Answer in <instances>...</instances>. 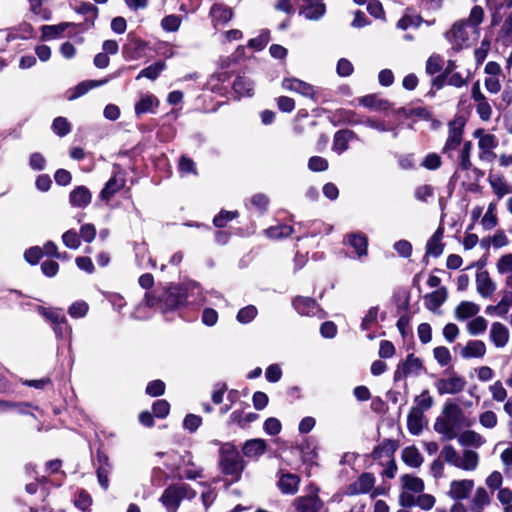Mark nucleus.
<instances>
[{
	"mask_svg": "<svg viewBox=\"0 0 512 512\" xmlns=\"http://www.w3.org/2000/svg\"><path fill=\"white\" fill-rule=\"evenodd\" d=\"M53 131L59 136H65L70 132V124L66 118L58 117L53 121Z\"/></svg>",
	"mask_w": 512,
	"mask_h": 512,
	"instance_id": "nucleus-58",
	"label": "nucleus"
},
{
	"mask_svg": "<svg viewBox=\"0 0 512 512\" xmlns=\"http://www.w3.org/2000/svg\"><path fill=\"white\" fill-rule=\"evenodd\" d=\"M402 460L413 468H417L423 463V457L415 446H408L402 450Z\"/></svg>",
	"mask_w": 512,
	"mask_h": 512,
	"instance_id": "nucleus-36",
	"label": "nucleus"
},
{
	"mask_svg": "<svg viewBox=\"0 0 512 512\" xmlns=\"http://www.w3.org/2000/svg\"><path fill=\"white\" fill-rule=\"evenodd\" d=\"M292 506L296 512H320L324 506L317 492L296 497Z\"/></svg>",
	"mask_w": 512,
	"mask_h": 512,
	"instance_id": "nucleus-12",
	"label": "nucleus"
},
{
	"mask_svg": "<svg viewBox=\"0 0 512 512\" xmlns=\"http://www.w3.org/2000/svg\"><path fill=\"white\" fill-rule=\"evenodd\" d=\"M456 438L463 447L480 448L486 443L485 437L474 430H465L461 434H457Z\"/></svg>",
	"mask_w": 512,
	"mask_h": 512,
	"instance_id": "nucleus-23",
	"label": "nucleus"
},
{
	"mask_svg": "<svg viewBox=\"0 0 512 512\" xmlns=\"http://www.w3.org/2000/svg\"><path fill=\"white\" fill-rule=\"evenodd\" d=\"M214 445H219V467L221 472L229 476L232 482H237L244 469V461L237 448L230 442L222 443L213 440Z\"/></svg>",
	"mask_w": 512,
	"mask_h": 512,
	"instance_id": "nucleus-3",
	"label": "nucleus"
},
{
	"mask_svg": "<svg viewBox=\"0 0 512 512\" xmlns=\"http://www.w3.org/2000/svg\"><path fill=\"white\" fill-rule=\"evenodd\" d=\"M282 87L285 90L298 93L304 97L314 99L315 89L309 83H306L297 78H285L282 81Z\"/></svg>",
	"mask_w": 512,
	"mask_h": 512,
	"instance_id": "nucleus-15",
	"label": "nucleus"
},
{
	"mask_svg": "<svg viewBox=\"0 0 512 512\" xmlns=\"http://www.w3.org/2000/svg\"><path fill=\"white\" fill-rule=\"evenodd\" d=\"M490 185L493 188L494 193L499 197H503L510 193V189L506 182L501 178H495L490 180Z\"/></svg>",
	"mask_w": 512,
	"mask_h": 512,
	"instance_id": "nucleus-59",
	"label": "nucleus"
},
{
	"mask_svg": "<svg viewBox=\"0 0 512 512\" xmlns=\"http://www.w3.org/2000/svg\"><path fill=\"white\" fill-rule=\"evenodd\" d=\"M492 400L496 402H504L507 399V390L500 380L495 381L488 387Z\"/></svg>",
	"mask_w": 512,
	"mask_h": 512,
	"instance_id": "nucleus-45",
	"label": "nucleus"
},
{
	"mask_svg": "<svg viewBox=\"0 0 512 512\" xmlns=\"http://www.w3.org/2000/svg\"><path fill=\"white\" fill-rule=\"evenodd\" d=\"M354 137V133L350 130H340L335 133L333 139V150L339 154L348 149L350 140Z\"/></svg>",
	"mask_w": 512,
	"mask_h": 512,
	"instance_id": "nucleus-35",
	"label": "nucleus"
},
{
	"mask_svg": "<svg viewBox=\"0 0 512 512\" xmlns=\"http://www.w3.org/2000/svg\"><path fill=\"white\" fill-rule=\"evenodd\" d=\"M495 210H496V204L493 202L490 203L488 205L486 213L484 214V216L481 220V224L485 230H491L497 226L498 219L495 214Z\"/></svg>",
	"mask_w": 512,
	"mask_h": 512,
	"instance_id": "nucleus-43",
	"label": "nucleus"
},
{
	"mask_svg": "<svg viewBox=\"0 0 512 512\" xmlns=\"http://www.w3.org/2000/svg\"><path fill=\"white\" fill-rule=\"evenodd\" d=\"M443 68V59L440 55H431L426 62V72L429 75H434L440 72Z\"/></svg>",
	"mask_w": 512,
	"mask_h": 512,
	"instance_id": "nucleus-51",
	"label": "nucleus"
},
{
	"mask_svg": "<svg viewBox=\"0 0 512 512\" xmlns=\"http://www.w3.org/2000/svg\"><path fill=\"white\" fill-rule=\"evenodd\" d=\"M496 41L506 47L512 44V11L505 15L503 23L497 32Z\"/></svg>",
	"mask_w": 512,
	"mask_h": 512,
	"instance_id": "nucleus-25",
	"label": "nucleus"
},
{
	"mask_svg": "<svg viewBox=\"0 0 512 512\" xmlns=\"http://www.w3.org/2000/svg\"><path fill=\"white\" fill-rule=\"evenodd\" d=\"M465 386V378L456 373H452L447 378L438 379L435 383V387L440 395L458 394L464 390Z\"/></svg>",
	"mask_w": 512,
	"mask_h": 512,
	"instance_id": "nucleus-11",
	"label": "nucleus"
},
{
	"mask_svg": "<svg viewBox=\"0 0 512 512\" xmlns=\"http://www.w3.org/2000/svg\"><path fill=\"white\" fill-rule=\"evenodd\" d=\"M433 355L435 360L441 365L446 366L451 362V353L447 347L438 346L434 348Z\"/></svg>",
	"mask_w": 512,
	"mask_h": 512,
	"instance_id": "nucleus-54",
	"label": "nucleus"
},
{
	"mask_svg": "<svg viewBox=\"0 0 512 512\" xmlns=\"http://www.w3.org/2000/svg\"><path fill=\"white\" fill-rule=\"evenodd\" d=\"M92 504L91 496L85 491H80L74 500V505L80 510L86 512Z\"/></svg>",
	"mask_w": 512,
	"mask_h": 512,
	"instance_id": "nucleus-57",
	"label": "nucleus"
},
{
	"mask_svg": "<svg viewBox=\"0 0 512 512\" xmlns=\"http://www.w3.org/2000/svg\"><path fill=\"white\" fill-rule=\"evenodd\" d=\"M485 17L484 9L475 5L468 18L456 21L444 34L454 51L470 47L480 36V25Z\"/></svg>",
	"mask_w": 512,
	"mask_h": 512,
	"instance_id": "nucleus-1",
	"label": "nucleus"
},
{
	"mask_svg": "<svg viewBox=\"0 0 512 512\" xmlns=\"http://www.w3.org/2000/svg\"><path fill=\"white\" fill-rule=\"evenodd\" d=\"M416 405L413 409H418L421 412L430 409L433 406L434 400L428 390H424L419 396L415 398Z\"/></svg>",
	"mask_w": 512,
	"mask_h": 512,
	"instance_id": "nucleus-49",
	"label": "nucleus"
},
{
	"mask_svg": "<svg viewBox=\"0 0 512 512\" xmlns=\"http://www.w3.org/2000/svg\"><path fill=\"white\" fill-rule=\"evenodd\" d=\"M464 122L461 118L455 119L449 123V135L446 140L443 152H448L456 149L461 141L463 135Z\"/></svg>",
	"mask_w": 512,
	"mask_h": 512,
	"instance_id": "nucleus-14",
	"label": "nucleus"
},
{
	"mask_svg": "<svg viewBox=\"0 0 512 512\" xmlns=\"http://www.w3.org/2000/svg\"><path fill=\"white\" fill-rule=\"evenodd\" d=\"M465 415L460 406L448 401L444 404L441 415L435 420L433 428L445 440L457 437V430L464 426Z\"/></svg>",
	"mask_w": 512,
	"mask_h": 512,
	"instance_id": "nucleus-2",
	"label": "nucleus"
},
{
	"mask_svg": "<svg viewBox=\"0 0 512 512\" xmlns=\"http://www.w3.org/2000/svg\"><path fill=\"white\" fill-rule=\"evenodd\" d=\"M510 339V333L508 328L500 323V322H494L491 325L490 329V340L497 348H503L505 347Z\"/></svg>",
	"mask_w": 512,
	"mask_h": 512,
	"instance_id": "nucleus-19",
	"label": "nucleus"
},
{
	"mask_svg": "<svg viewBox=\"0 0 512 512\" xmlns=\"http://www.w3.org/2000/svg\"><path fill=\"white\" fill-rule=\"evenodd\" d=\"M375 482L376 478L373 474L368 472L362 473L355 481L347 486L346 494L355 496L372 492L371 496L376 497L381 494V491L379 489H373Z\"/></svg>",
	"mask_w": 512,
	"mask_h": 512,
	"instance_id": "nucleus-9",
	"label": "nucleus"
},
{
	"mask_svg": "<svg viewBox=\"0 0 512 512\" xmlns=\"http://www.w3.org/2000/svg\"><path fill=\"white\" fill-rule=\"evenodd\" d=\"M266 451V442L263 439L248 440L243 446L245 456L253 458L262 455Z\"/></svg>",
	"mask_w": 512,
	"mask_h": 512,
	"instance_id": "nucleus-34",
	"label": "nucleus"
},
{
	"mask_svg": "<svg viewBox=\"0 0 512 512\" xmlns=\"http://www.w3.org/2000/svg\"><path fill=\"white\" fill-rule=\"evenodd\" d=\"M471 98L475 103L476 112L482 121L488 122L491 120L493 110L487 97L482 92L480 82L473 83L471 88Z\"/></svg>",
	"mask_w": 512,
	"mask_h": 512,
	"instance_id": "nucleus-10",
	"label": "nucleus"
},
{
	"mask_svg": "<svg viewBox=\"0 0 512 512\" xmlns=\"http://www.w3.org/2000/svg\"><path fill=\"white\" fill-rule=\"evenodd\" d=\"M441 457L449 465L468 472L475 471L480 461L479 454L476 451L464 449L460 454L451 444H447L442 448Z\"/></svg>",
	"mask_w": 512,
	"mask_h": 512,
	"instance_id": "nucleus-4",
	"label": "nucleus"
},
{
	"mask_svg": "<svg viewBox=\"0 0 512 512\" xmlns=\"http://www.w3.org/2000/svg\"><path fill=\"white\" fill-rule=\"evenodd\" d=\"M424 412L411 408L407 417V428L413 435H419L424 427Z\"/></svg>",
	"mask_w": 512,
	"mask_h": 512,
	"instance_id": "nucleus-27",
	"label": "nucleus"
},
{
	"mask_svg": "<svg viewBox=\"0 0 512 512\" xmlns=\"http://www.w3.org/2000/svg\"><path fill=\"white\" fill-rule=\"evenodd\" d=\"M460 330L454 323H448L443 328V336L447 342L453 343L459 336Z\"/></svg>",
	"mask_w": 512,
	"mask_h": 512,
	"instance_id": "nucleus-63",
	"label": "nucleus"
},
{
	"mask_svg": "<svg viewBox=\"0 0 512 512\" xmlns=\"http://www.w3.org/2000/svg\"><path fill=\"white\" fill-rule=\"evenodd\" d=\"M488 327L487 320L482 316L472 318L466 324V330L471 336H478L483 334Z\"/></svg>",
	"mask_w": 512,
	"mask_h": 512,
	"instance_id": "nucleus-39",
	"label": "nucleus"
},
{
	"mask_svg": "<svg viewBox=\"0 0 512 512\" xmlns=\"http://www.w3.org/2000/svg\"><path fill=\"white\" fill-rule=\"evenodd\" d=\"M37 312L54 325V331L58 337H65L71 334L72 329L68 325L61 309L38 306Z\"/></svg>",
	"mask_w": 512,
	"mask_h": 512,
	"instance_id": "nucleus-7",
	"label": "nucleus"
},
{
	"mask_svg": "<svg viewBox=\"0 0 512 512\" xmlns=\"http://www.w3.org/2000/svg\"><path fill=\"white\" fill-rule=\"evenodd\" d=\"M500 274L512 273V254L503 255L496 264Z\"/></svg>",
	"mask_w": 512,
	"mask_h": 512,
	"instance_id": "nucleus-60",
	"label": "nucleus"
},
{
	"mask_svg": "<svg viewBox=\"0 0 512 512\" xmlns=\"http://www.w3.org/2000/svg\"><path fill=\"white\" fill-rule=\"evenodd\" d=\"M347 241L355 250L358 258H362L367 255L368 240L365 234L361 232L351 233L347 235Z\"/></svg>",
	"mask_w": 512,
	"mask_h": 512,
	"instance_id": "nucleus-29",
	"label": "nucleus"
},
{
	"mask_svg": "<svg viewBox=\"0 0 512 512\" xmlns=\"http://www.w3.org/2000/svg\"><path fill=\"white\" fill-rule=\"evenodd\" d=\"M91 199L90 191L84 186H79L70 193V203L74 207H85L91 202Z\"/></svg>",
	"mask_w": 512,
	"mask_h": 512,
	"instance_id": "nucleus-32",
	"label": "nucleus"
},
{
	"mask_svg": "<svg viewBox=\"0 0 512 512\" xmlns=\"http://www.w3.org/2000/svg\"><path fill=\"white\" fill-rule=\"evenodd\" d=\"M108 82L107 79L103 80H87L79 83L75 88L73 94L70 96V99H76L86 94L89 90L95 87H99Z\"/></svg>",
	"mask_w": 512,
	"mask_h": 512,
	"instance_id": "nucleus-38",
	"label": "nucleus"
},
{
	"mask_svg": "<svg viewBox=\"0 0 512 512\" xmlns=\"http://www.w3.org/2000/svg\"><path fill=\"white\" fill-rule=\"evenodd\" d=\"M257 316V309L253 305H248L239 310L237 320L242 324L250 323Z\"/></svg>",
	"mask_w": 512,
	"mask_h": 512,
	"instance_id": "nucleus-52",
	"label": "nucleus"
},
{
	"mask_svg": "<svg viewBox=\"0 0 512 512\" xmlns=\"http://www.w3.org/2000/svg\"><path fill=\"white\" fill-rule=\"evenodd\" d=\"M488 488L492 490L501 489L503 483V476L499 471H493L485 480Z\"/></svg>",
	"mask_w": 512,
	"mask_h": 512,
	"instance_id": "nucleus-62",
	"label": "nucleus"
},
{
	"mask_svg": "<svg viewBox=\"0 0 512 512\" xmlns=\"http://www.w3.org/2000/svg\"><path fill=\"white\" fill-rule=\"evenodd\" d=\"M89 306L84 301H78L73 303L69 309L68 313L72 318H82L84 317L88 312Z\"/></svg>",
	"mask_w": 512,
	"mask_h": 512,
	"instance_id": "nucleus-56",
	"label": "nucleus"
},
{
	"mask_svg": "<svg viewBox=\"0 0 512 512\" xmlns=\"http://www.w3.org/2000/svg\"><path fill=\"white\" fill-rule=\"evenodd\" d=\"M300 478L296 474L282 473L278 480V487L283 494L293 495L299 489Z\"/></svg>",
	"mask_w": 512,
	"mask_h": 512,
	"instance_id": "nucleus-24",
	"label": "nucleus"
},
{
	"mask_svg": "<svg viewBox=\"0 0 512 512\" xmlns=\"http://www.w3.org/2000/svg\"><path fill=\"white\" fill-rule=\"evenodd\" d=\"M202 423L200 416L195 414H188L183 421L184 428L190 432H195Z\"/></svg>",
	"mask_w": 512,
	"mask_h": 512,
	"instance_id": "nucleus-64",
	"label": "nucleus"
},
{
	"mask_svg": "<svg viewBox=\"0 0 512 512\" xmlns=\"http://www.w3.org/2000/svg\"><path fill=\"white\" fill-rule=\"evenodd\" d=\"M479 423L485 429H493L498 424V417L494 411L486 410L479 414Z\"/></svg>",
	"mask_w": 512,
	"mask_h": 512,
	"instance_id": "nucleus-47",
	"label": "nucleus"
},
{
	"mask_svg": "<svg viewBox=\"0 0 512 512\" xmlns=\"http://www.w3.org/2000/svg\"><path fill=\"white\" fill-rule=\"evenodd\" d=\"M447 299V289L439 287L437 290L425 295V306L428 310L435 312Z\"/></svg>",
	"mask_w": 512,
	"mask_h": 512,
	"instance_id": "nucleus-28",
	"label": "nucleus"
},
{
	"mask_svg": "<svg viewBox=\"0 0 512 512\" xmlns=\"http://www.w3.org/2000/svg\"><path fill=\"white\" fill-rule=\"evenodd\" d=\"M253 87V82L245 76H238L233 83V89L239 96H251Z\"/></svg>",
	"mask_w": 512,
	"mask_h": 512,
	"instance_id": "nucleus-40",
	"label": "nucleus"
},
{
	"mask_svg": "<svg viewBox=\"0 0 512 512\" xmlns=\"http://www.w3.org/2000/svg\"><path fill=\"white\" fill-rule=\"evenodd\" d=\"M196 492L187 484L179 483L168 486L160 501L166 508L167 512H176L183 499H193Z\"/></svg>",
	"mask_w": 512,
	"mask_h": 512,
	"instance_id": "nucleus-5",
	"label": "nucleus"
},
{
	"mask_svg": "<svg viewBox=\"0 0 512 512\" xmlns=\"http://www.w3.org/2000/svg\"><path fill=\"white\" fill-rule=\"evenodd\" d=\"M63 244L70 249H78L80 247V238L76 231L68 230L62 235Z\"/></svg>",
	"mask_w": 512,
	"mask_h": 512,
	"instance_id": "nucleus-55",
	"label": "nucleus"
},
{
	"mask_svg": "<svg viewBox=\"0 0 512 512\" xmlns=\"http://www.w3.org/2000/svg\"><path fill=\"white\" fill-rule=\"evenodd\" d=\"M486 345L481 340H469L460 350V356L464 359L482 358L486 354Z\"/></svg>",
	"mask_w": 512,
	"mask_h": 512,
	"instance_id": "nucleus-22",
	"label": "nucleus"
},
{
	"mask_svg": "<svg viewBox=\"0 0 512 512\" xmlns=\"http://www.w3.org/2000/svg\"><path fill=\"white\" fill-rule=\"evenodd\" d=\"M164 302L168 309H175L184 303V298L176 289L169 290L165 295Z\"/></svg>",
	"mask_w": 512,
	"mask_h": 512,
	"instance_id": "nucleus-50",
	"label": "nucleus"
},
{
	"mask_svg": "<svg viewBox=\"0 0 512 512\" xmlns=\"http://www.w3.org/2000/svg\"><path fill=\"white\" fill-rule=\"evenodd\" d=\"M443 228H438L431 238L428 240L426 245V253L433 257H438L443 252V244L441 242L443 238Z\"/></svg>",
	"mask_w": 512,
	"mask_h": 512,
	"instance_id": "nucleus-33",
	"label": "nucleus"
},
{
	"mask_svg": "<svg viewBox=\"0 0 512 512\" xmlns=\"http://www.w3.org/2000/svg\"><path fill=\"white\" fill-rule=\"evenodd\" d=\"M402 491L399 495V504L404 508L415 505V493H422L424 490V482L421 478L409 474L400 477Z\"/></svg>",
	"mask_w": 512,
	"mask_h": 512,
	"instance_id": "nucleus-6",
	"label": "nucleus"
},
{
	"mask_svg": "<svg viewBox=\"0 0 512 512\" xmlns=\"http://www.w3.org/2000/svg\"><path fill=\"white\" fill-rule=\"evenodd\" d=\"M152 409L156 417L165 418L169 414L170 405L166 400H157Z\"/></svg>",
	"mask_w": 512,
	"mask_h": 512,
	"instance_id": "nucleus-61",
	"label": "nucleus"
},
{
	"mask_svg": "<svg viewBox=\"0 0 512 512\" xmlns=\"http://www.w3.org/2000/svg\"><path fill=\"white\" fill-rule=\"evenodd\" d=\"M159 106L158 98L150 93L141 94L139 101L135 104V114L137 117L145 113H154Z\"/></svg>",
	"mask_w": 512,
	"mask_h": 512,
	"instance_id": "nucleus-20",
	"label": "nucleus"
},
{
	"mask_svg": "<svg viewBox=\"0 0 512 512\" xmlns=\"http://www.w3.org/2000/svg\"><path fill=\"white\" fill-rule=\"evenodd\" d=\"M181 25V18L177 15H168L161 21V27L167 32H175Z\"/></svg>",
	"mask_w": 512,
	"mask_h": 512,
	"instance_id": "nucleus-53",
	"label": "nucleus"
},
{
	"mask_svg": "<svg viewBox=\"0 0 512 512\" xmlns=\"http://www.w3.org/2000/svg\"><path fill=\"white\" fill-rule=\"evenodd\" d=\"M474 486L475 482L472 479L453 480L449 485L448 496L457 501L467 499Z\"/></svg>",
	"mask_w": 512,
	"mask_h": 512,
	"instance_id": "nucleus-13",
	"label": "nucleus"
},
{
	"mask_svg": "<svg viewBox=\"0 0 512 512\" xmlns=\"http://www.w3.org/2000/svg\"><path fill=\"white\" fill-rule=\"evenodd\" d=\"M480 306L472 301H461L454 309V317L457 321H466L478 315Z\"/></svg>",
	"mask_w": 512,
	"mask_h": 512,
	"instance_id": "nucleus-18",
	"label": "nucleus"
},
{
	"mask_svg": "<svg viewBox=\"0 0 512 512\" xmlns=\"http://www.w3.org/2000/svg\"><path fill=\"white\" fill-rule=\"evenodd\" d=\"M293 233V228L289 225H278L266 230V235L272 239L288 237Z\"/></svg>",
	"mask_w": 512,
	"mask_h": 512,
	"instance_id": "nucleus-46",
	"label": "nucleus"
},
{
	"mask_svg": "<svg viewBox=\"0 0 512 512\" xmlns=\"http://www.w3.org/2000/svg\"><path fill=\"white\" fill-rule=\"evenodd\" d=\"M359 102L362 106L374 110H386L389 107V103L387 101L378 99L374 95L364 96L359 100Z\"/></svg>",
	"mask_w": 512,
	"mask_h": 512,
	"instance_id": "nucleus-42",
	"label": "nucleus"
},
{
	"mask_svg": "<svg viewBox=\"0 0 512 512\" xmlns=\"http://www.w3.org/2000/svg\"><path fill=\"white\" fill-rule=\"evenodd\" d=\"M326 12L325 4L323 0H306L303 5L300 14L308 20H319Z\"/></svg>",
	"mask_w": 512,
	"mask_h": 512,
	"instance_id": "nucleus-16",
	"label": "nucleus"
},
{
	"mask_svg": "<svg viewBox=\"0 0 512 512\" xmlns=\"http://www.w3.org/2000/svg\"><path fill=\"white\" fill-rule=\"evenodd\" d=\"M67 23H62L59 25H45L41 28L42 38L43 39H54L59 36L61 33L65 31L67 28Z\"/></svg>",
	"mask_w": 512,
	"mask_h": 512,
	"instance_id": "nucleus-48",
	"label": "nucleus"
},
{
	"mask_svg": "<svg viewBox=\"0 0 512 512\" xmlns=\"http://www.w3.org/2000/svg\"><path fill=\"white\" fill-rule=\"evenodd\" d=\"M258 418V414L256 413H247L244 414L242 411H233L230 415V422L235 423L239 425L240 427L244 428L249 423L255 421Z\"/></svg>",
	"mask_w": 512,
	"mask_h": 512,
	"instance_id": "nucleus-41",
	"label": "nucleus"
},
{
	"mask_svg": "<svg viewBox=\"0 0 512 512\" xmlns=\"http://www.w3.org/2000/svg\"><path fill=\"white\" fill-rule=\"evenodd\" d=\"M475 138H478V147L481 150V157L485 154H492L493 149L498 146V139L495 135L485 133L483 129L474 132Z\"/></svg>",
	"mask_w": 512,
	"mask_h": 512,
	"instance_id": "nucleus-21",
	"label": "nucleus"
},
{
	"mask_svg": "<svg viewBox=\"0 0 512 512\" xmlns=\"http://www.w3.org/2000/svg\"><path fill=\"white\" fill-rule=\"evenodd\" d=\"M293 305L298 313L306 316H314L318 309L316 301L308 297L295 298Z\"/></svg>",
	"mask_w": 512,
	"mask_h": 512,
	"instance_id": "nucleus-31",
	"label": "nucleus"
},
{
	"mask_svg": "<svg viewBox=\"0 0 512 512\" xmlns=\"http://www.w3.org/2000/svg\"><path fill=\"white\" fill-rule=\"evenodd\" d=\"M423 370L422 360L414 354H409L404 361L397 365L394 371V381H400L407 377H418Z\"/></svg>",
	"mask_w": 512,
	"mask_h": 512,
	"instance_id": "nucleus-8",
	"label": "nucleus"
},
{
	"mask_svg": "<svg viewBox=\"0 0 512 512\" xmlns=\"http://www.w3.org/2000/svg\"><path fill=\"white\" fill-rule=\"evenodd\" d=\"M165 63L162 61H158L145 69H143L137 76V79H140L142 77H146L150 80H155L160 73L164 70Z\"/></svg>",
	"mask_w": 512,
	"mask_h": 512,
	"instance_id": "nucleus-44",
	"label": "nucleus"
},
{
	"mask_svg": "<svg viewBox=\"0 0 512 512\" xmlns=\"http://www.w3.org/2000/svg\"><path fill=\"white\" fill-rule=\"evenodd\" d=\"M125 184L124 178L114 175L109 179L106 183L105 187L101 191V197L103 199L109 200L116 192L121 190Z\"/></svg>",
	"mask_w": 512,
	"mask_h": 512,
	"instance_id": "nucleus-37",
	"label": "nucleus"
},
{
	"mask_svg": "<svg viewBox=\"0 0 512 512\" xmlns=\"http://www.w3.org/2000/svg\"><path fill=\"white\" fill-rule=\"evenodd\" d=\"M491 502L490 495L483 487H478L470 500L471 512H482V510Z\"/></svg>",
	"mask_w": 512,
	"mask_h": 512,
	"instance_id": "nucleus-30",
	"label": "nucleus"
},
{
	"mask_svg": "<svg viewBox=\"0 0 512 512\" xmlns=\"http://www.w3.org/2000/svg\"><path fill=\"white\" fill-rule=\"evenodd\" d=\"M214 26L228 23L233 16L232 10L223 4H214L210 10Z\"/></svg>",
	"mask_w": 512,
	"mask_h": 512,
	"instance_id": "nucleus-26",
	"label": "nucleus"
},
{
	"mask_svg": "<svg viewBox=\"0 0 512 512\" xmlns=\"http://www.w3.org/2000/svg\"><path fill=\"white\" fill-rule=\"evenodd\" d=\"M476 289L483 298H489L496 290V284L487 271H480L476 274Z\"/></svg>",
	"mask_w": 512,
	"mask_h": 512,
	"instance_id": "nucleus-17",
	"label": "nucleus"
}]
</instances>
